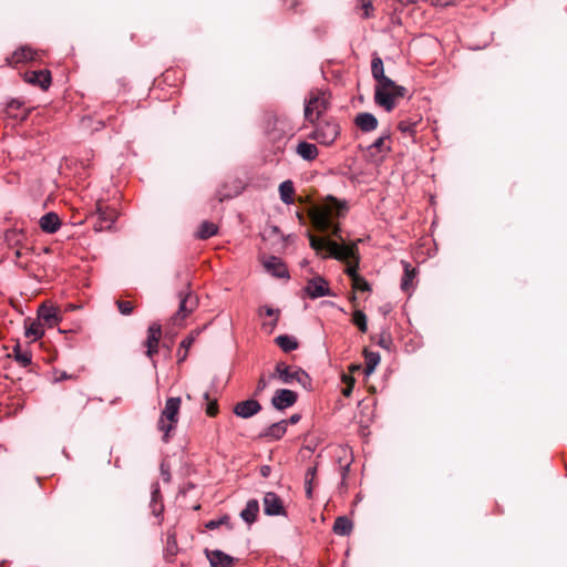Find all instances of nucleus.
<instances>
[{"label":"nucleus","mask_w":567,"mask_h":567,"mask_svg":"<svg viewBox=\"0 0 567 567\" xmlns=\"http://www.w3.org/2000/svg\"><path fill=\"white\" fill-rule=\"evenodd\" d=\"M347 203L340 202L334 197H328L322 206L313 207L310 210V219L313 227L319 231L331 230V234L340 240H343L339 224L333 223L334 217L343 216L347 212Z\"/></svg>","instance_id":"1"},{"label":"nucleus","mask_w":567,"mask_h":567,"mask_svg":"<svg viewBox=\"0 0 567 567\" xmlns=\"http://www.w3.org/2000/svg\"><path fill=\"white\" fill-rule=\"evenodd\" d=\"M309 243L310 247L316 250L318 255L326 251V254L322 255V258L332 257L337 260L343 261L354 258L355 256V247L353 245H339L326 237H317L311 234H309Z\"/></svg>","instance_id":"2"},{"label":"nucleus","mask_w":567,"mask_h":567,"mask_svg":"<svg viewBox=\"0 0 567 567\" xmlns=\"http://www.w3.org/2000/svg\"><path fill=\"white\" fill-rule=\"evenodd\" d=\"M182 400L179 396L168 398L157 421V430L163 433V441H169L171 432L176 429L179 420Z\"/></svg>","instance_id":"3"},{"label":"nucleus","mask_w":567,"mask_h":567,"mask_svg":"<svg viewBox=\"0 0 567 567\" xmlns=\"http://www.w3.org/2000/svg\"><path fill=\"white\" fill-rule=\"evenodd\" d=\"M406 93L404 86L395 84L391 80V83L386 85L384 82L377 83L374 90V102L379 106L383 107L386 112H391L396 104V99L403 97Z\"/></svg>","instance_id":"4"},{"label":"nucleus","mask_w":567,"mask_h":567,"mask_svg":"<svg viewBox=\"0 0 567 567\" xmlns=\"http://www.w3.org/2000/svg\"><path fill=\"white\" fill-rule=\"evenodd\" d=\"M329 101L321 91H311L305 101V120L315 123L328 110Z\"/></svg>","instance_id":"5"},{"label":"nucleus","mask_w":567,"mask_h":567,"mask_svg":"<svg viewBox=\"0 0 567 567\" xmlns=\"http://www.w3.org/2000/svg\"><path fill=\"white\" fill-rule=\"evenodd\" d=\"M270 378H277L284 384H292L295 382L306 386L309 383L310 378L301 368L290 367L285 362H278L275 368V372Z\"/></svg>","instance_id":"6"},{"label":"nucleus","mask_w":567,"mask_h":567,"mask_svg":"<svg viewBox=\"0 0 567 567\" xmlns=\"http://www.w3.org/2000/svg\"><path fill=\"white\" fill-rule=\"evenodd\" d=\"M178 298V309L171 317L172 324L176 327L182 326L183 321L198 307V299L189 289L181 291Z\"/></svg>","instance_id":"7"},{"label":"nucleus","mask_w":567,"mask_h":567,"mask_svg":"<svg viewBox=\"0 0 567 567\" xmlns=\"http://www.w3.org/2000/svg\"><path fill=\"white\" fill-rule=\"evenodd\" d=\"M340 134V126L334 121L319 123L310 137L323 145H331Z\"/></svg>","instance_id":"8"},{"label":"nucleus","mask_w":567,"mask_h":567,"mask_svg":"<svg viewBox=\"0 0 567 567\" xmlns=\"http://www.w3.org/2000/svg\"><path fill=\"white\" fill-rule=\"evenodd\" d=\"M95 215L97 217L93 226L95 231L110 230L118 217V213L115 208L104 206L100 203L96 205Z\"/></svg>","instance_id":"9"},{"label":"nucleus","mask_w":567,"mask_h":567,"mask_svg":"<svg viewBox=\"0 0 567 567\" xmlns=\"http://www.w3.org/2000/svg\"><path fill=\"white\" fill-rule=\"evenodd\" d=\"M305 292L310 299L332 296L328 281L321 276L309 279L305 287Z\"/></svg>","instance_id":"10"},{"label":"nucleus","mask_w":567,"mask_h":567,"mask_svg":"<svg viewBox=\"0 0 567 567\" xmlns=\"http://www.w3.org/2000/svg\"><path fill=\"white\" fill-rule=\"evenodd\" d=\"M264 512L268 516H287L282 499L274 492L265 494Z\"/></svg>","instance_id":"11"},{"label":"nucleus","mask_w":567,"mask_h":567,"mask_svg":"<svg viewBox=\"0 0 567 567\" xmlns=\"http://www.w3.org/2000/svg\"><path fill=\"white\" fill-rule=\"evenodd\" d=\"M37 52L28 45L18 48L11 55L7 56L4 62L6 65L16 68L20 64H24L29 61L35 60Z\"/></svg>","instance_id":"12"},{"label":"nucleus","mask_w":567,"mask_h":567,"mask_svg":"<svg viewBox=\"0 0 567 567\" xmlns=\"http://www.w3.org/2000/svg\"><path fill=\"white\" fill-rule=\"evenodd\" d=\"M298 399V394L288 389H279L276 391L275 395L271 399V404L277 410H285L292 406Z\"/></svg>","instance_id":"13"},{"label":"nucleus","mask_w":567,"mask_h":567,"mask_svg":"<svg viewBox=\"0 0 567 567\" xmlns=\"http://www.w3.org/2000/svg\"><path fill=\"white\" fill-rule=\"evenodd\" d=\"M23 79L27 83H30L34 86H39L42 90H48L51 85V73L49 70H35V71H27L23 74Z\"/></svg>","instance_id":"14"},{"label":"nucleus","mask_w":567,"mask_h":567,"mask_svg":"<svg viewBox=\"0 0 567 567\" xmlns=\"http://www.w3.org/2000/svg\"><path fill=\"white\" fill-rule=\"evenodd\" d=\"M162 337V327L157 322H153L150 324L147 329V338L145 341L146 346V355L152 359L154 354L158 351V343Z\"/></svg>","instance_id":"15"},{"label":"nucleus","mask_w":567,"mask_h":567,"mask_svg":"<svg viewBox=\"0 0 567 567\" xmlns=\"http://www.w3.org/2000/svg\"><path fill=\"white\" fill-rule=\"evenodd\" d=\"M233 411L241 419H249L261 411V404L257 400L249 399L238 402Z\"/></svg>","instance_id":"16"},{"label":"nucleus","mask_w":567,"mask_h":567,"mask_svg":"<svg viewBox=\"0 0 567 567\" xmlns=\"http://www.w3.org/2000/svg\"><path fill=\"white\" fill-rule=\"evenodd\" d=\"M39 320L49 328L56 327L61 321L58 308L48 305H41L38 310Z\"/></svg>","instance_id":"17"},{"label":"nucleus","mask_w":567,"mask_h":567,"mask_svg":"<svg viewBox=\"0 0 567 567\" xmlns=\"http://www.w3.org/2000/svg\"><path fill=\"white\" fill-rule=\"evenodd\" d=\"M265 269L277 278H289V271L286 264L276 256H270L264 261Z\"/></svg>","instance_id":"18"},{"label":"nucleus","mask_w":567,"mask_h":567,"mask_svg":"<svg viewBox=\"0 0 567 567\" xmlns=\"http://www.w3.org/2000/svg\"><path fill=\"white\" fill-rule=\"evenodd\" d=\"M205 555L209 560L210 567H231L234 563V558L223 550L215 549L209 550L205 549Z\"/></svg>","instance_id":"19"},{"label":"nucleus","mask_w":567,"mask_h":567,"mask_svg":"<svg viewBox=\"0 0 567 567\" xmlns=\"http://www.w3.org/2000/svg\"><path fill=\"white\" fill-rule=\"evenodd\" d=\"M378 118L369 112L358 113L354 117L355 126L364 133L374 131L378 127Z\"/></svg>","instance_id":"20"},{"label":"nucleus","mask_w":567,"mask_h":567,"mask_svg":"<svg viewBox=\"0 0 567 567\" xmlns=\"http://www.w3.org/2000/svg\"><path fill=\"white\" fill-rule=\"evenodd\" d=\"M61 225L62 223L60 217L56 213L53 212L44 214L39 220V226L41 230L47 234L56 233L60 229Z\"/></svg>","instance_id":"21"},{"label":"nucleus","mask_w":567,"mask_h":567,"mask_svg":"<svg viewBox=\"0 0 567 567\" xmlns=\"http://www.w3.org/2000/svg\"><path fill=\"white\" fill-rule=\"evenodd\" d=\"M371 73L377 83L384 82L386 85L391 83V79L384 74V66L382 59L374 54L371 61Z\"/></svg>","instance_id":"22"},{"label":"nucleus","mask_w":567,"mask_h":567,"mask_svg":"<svg viewBox=\"0 0 567 567\" xmlns=\"http://www.w3.org/2000/svg\"><path fill=\"white\" fill-rule=\"evenodd\" d=\"M288 421H280L272 423L269 425L264 433L261 434L262 437H266L268 440H280L287 432Z\"/></svg>","instance_id":"23"},{"label":"nucleus","mask_w":567,"mask_h":567,"mask_svg":"<svg viewBox=\"0 0 567 567\" xmlns=\"http://www.w3.org/2000/svg\"><path fill=\"white\" fill-rule=\"evenodd\" d=\"M259 513V503L257 499H249L246 503L245 508L240 512V517L247 524H252L256 522Z\"/></svg>","instance_id":"24"},{"label":"nucleus","mask_w":567,"mask_h":567,"mask_svg":"<svg viewBox=\"0 0 567 567\" xmlns=\"http://www.w3.org/2000/svg\"><path fill=\"white\" fill-rule=\"evenodd\" d=\"M8 357H12L23 368H27L32 362V354L30 350L22 349L19 343L13 347L12 353Z\"/></svg>","instance_id":"25"},{"label":"nucleus","mask_w":567,"mask_h":567,"mask_svg":"<svg viewBox=\"0 0 567 567\" xmlns=\"http://www.w3.org/2000/svg\"><path fill=\"white\" fill-rule=\"evenodd\" d=\"M297 154L305 161H313L318 156V148L315 144L300 142L296 148Z\"/></svg>","instance_id":"26"},{"label":"nucleus","mask_w":567,"mask_h":567,"mask_svg":"<svg viewBox=\"0 0 567 567\" xmlns=\"http://www.w3.org/2000/svg\"><path fill=\"white\" fill-rule=\"evenodd\" d=\"M402 266L404 274L401 279V289L408 292L413 287V279L416 276V269L408 261H402Z\"/></svg>","instance_id":"27"},{"label":"nucleus","mask_w":567,"mask_h":567,"mask_svg":"<svg viewBox=\"0 0 567 567\" xmlns=\"http://www.w3.org/2000/svg\"><path fill=\"white\" fill-rule=\"evenodd\" d=\"M333 533L339 536H348L353 529V523L347 516H339L333 524Z\"/></svg>","instance_id":"28"},{"label":"nucleus","mask_w":567,"mask_h":567,"mask_svg":"<svg viewBox=\"0 0 567 567\" xmlns=\"http://www.w3.org/2000/svg\"><path fill=\"white\" fill-rule=\"evenodd\" d=\"M420 124V120L405 118L401 120L398 124V130L404 135L409 136L414 141L416 134V127Z\"/></svg>","instance_id":"29"},{"label":"nucleus","mask_w":567,"mask_h":567,"mask_svg":"<svg viewBox=\"0 0 567 567\" xmlns=\"http://www.w3.org/2000/svg\"><path fill=\"white\" fill-rule=\"evenodd\" d=\"M275 342L284 352H291L299 346L297 339L288 334L278 336L275 339Z\"/></svg>","instance_id":"30"},{"label":"nucleus","mask_w":567,"mask_h":567,"mask_svg":"<svg viewBox=\"0 0 567 567\" xmlns=\"http://www.w3.org/2000/svg\"><path fill=\"white\" fill-rule=\"evenodd\" d=\"M279 195L282 203L290 205L293 203L295 186L291 181H285L279 185Z\"/></svg>","instance_id":"31"},{"label":"nucleus","mask_w":567,"mask_h":567,"mask_svg":"<svg viewBox=\"0 0 567 567\" xmlns=\"http://www.w3.org/2000/svg\"><path fill=\"white\" fill-rule=\"evenodd\" d=\"M390 140V134L384 133L380 137H378L370 146L369 151L371 155H374V151L379 153H388L391 151V146L386 143Z\"/></svg>","instance_id":"32"},{"label":"nucleus","mask_w":567,"mask_h":567,"mask_svg":"<svg viewBox=\"0 0 567 567\" xmlns=\"http://www.w3.org/2000/svg\"><path fill=\"white\" fill-rule=\"evenodd\" d=\"M218 231V227L216 224L205 220L199 225V228L196 233V237L198 239L205 240L213 236H215Z\"/></svg>","instance_id":"33"},{"label":"nucleus","mask_w":567,"mask_h":567,"mask_svg":"<svg viewBox=\"0 0 567 567\" xmlns=\"http://www.w3.org/2000/svg\"><path fill=\"white\" fill-rule=\"evenodd\" d=\"M44 334L43 323L41 321H32L25 326V337L32 341H37Z\"/></svg>","instance_id":"34"},{"label":"nucleus","mask_w":567,"mask_h":567,"mask_svg":"<svg viewBox=\"0 0 567 567\" xmlns=\"http://www.w3.org/2000/svg\"><path fill=\"white\" fill-rule=\"evenodd\" d=\"M279 309H274L271 307H268V306H264L259 309V315L262 316V315H266L268 317H274V320L269 323L265 322L262 323V327L264 328H268V331L269 332H272V330L275 329V327L277 326V322H278V318H279Z\"/></svg>","instance_id":"35"},{"label":"nucleus","mask_w":567,"mask_h":567,"mask_svg":"<svg viewBox=\"0 0 567 567\" xmlns=\"http://www.w3.org/2000/svg\"><path fill=\"white\" fill-rule=\"evenodd\" d=\"M24 238H25L24 234L22 233V230H19V229H8L4 233V241L10 247L19 246Z\"/></svg>","instance_id":"36"},{"label":"nucleus","mask_w":567,"mask_h":567,"mask_svg":"<svg viewBox=\"0 0 567 567\" xmlns=\"http://www.w3.org/2000/svg\"><path fill=\"white\" fill-rule=\"evenodd\" d=\"M364 357H365V369H364V372L367 375L371 374L377 365L380 363V354L378 352H370V351H364Z\"/></svg>","instance_id":"37"},{"label":"nucleus","mask_w":567,"mask_h":567,"mask_svg":"<svg viewBox=\"0 0 567 567\" xmlns=\"http://www.w3.org/2000/svg\"><path fill=\"white\" fill-rule=\"evenodd\" d=\"M352 322L358 329L365 333L368 331V319L362 310H354L352 313Z\"/></svg>","instance_id":"38"},{"label":"nucleus","mask_w":567,"mask_h":567,"mask_svg":"<svg viewBox=\"0 0 567 567\" xmlns=\"http://www.w3.org/2000/svg\"><path fill=\"white\" fill-rule=\"evenodd\" d=\"M221 525H226L228 528H231L230 517L228 515H224V516H221L218 519H210V520H208L206 523L205 527L207 529L213 530V529L218 528Z\"/></svg>","instance_id":"39"},{"label":"nucleus","mask_w":567,"mask_h":567,"mask_svg":"<svg viewBox=\"0 0 567 567\" xmlns=\"http://www.w3.org/2000/svg\"><path fill=\"white\" fill-rule=\"evenodd\" d=\"M203 398L207 401L206 414L208 416H212V417L216 416L217 413H218V403H217V401L216 400H210L208 392H204Z\"/></svg>","instance_id":"40"},{"label":"nucleus","mask_w":567,"mask_h":567,"mask_svg":"<svg viewBox=\"0 0 567 567\" xmlns=\"http://www.w3.org/2000/svg\"><path fill=\"white\" fill-rule=\"evenodd\" d=\"M353 290L370 291V284L360 275L352 280Z\"/></svg>","instance_id":"41"},{"label":"nucleus","mask_w":567,"mask_h":567,"mask_svg":"<svg viewBox=\"0 0 567 567\" xmlns=\"http://www.w3.org/2000/svg\"><path fill=\"white\" fill-rule=\"evenodd\" d=\"M116 305H117L118 311L123 316H130L134 310V306L131 301L117 300Z\"/></svg>","instance_id":"42"},{"label":"nucleus","mask_w":567,"mask_h":567,"mask_svg":"<svg viewBox=\"0 0 567 567\" xmlns=\"http://www.w3.org/2000/svg\"><path fill=\"white\" fill-rule=\"evenodd\" d=\"M194 341H195V337L193 334H190V336L186 337L181 342V349H184V355H182L181 360H185L186 359L188 350L193 346Z\"/></svg>","instance_id":"43"},{"label":"nucleus","mask_w":567,"mask_h":567,"mask_svg":"<svg viewBox=\"0 0 567 567\" xmlns=\"http://www.w3.org/2000/svg\"><path fill=\"white\" fill-rule=\"evenodd\" d=\"M343 381L348 384L347 388L342 390V394L344 396H350L353 389L354 379L349 375H343Z\"/></svg>","instance_id":"44"},{"label":"nucleus","mask_w":567,"mask_h":567,"mask_svg":"<svg viewBox=\"0 0 567 567\" xmlns=\"http://www.w3.org/2000/svg\"><path fill=\"white\" fill-rule=\"evenodd\" d=\"M358 267H359V261L357 260L354 264H350L348 265V267L346 268V274L351 278V281L355 278V277H359L360 275L358 274Z\"/></svg>","instance_id":"45"},{"label":"nucleus","mask_w":567,"mask_h":567,"mask_svg":"<svg viewBox=\"0 0 567 567\" xmlns=\"http://www.w3.org/2000/svg\"><path fill=\"white\" fill-rule=\"evenodd\" d=\"M268 384H269L268 379L265 375H261L258 380V383H257V386L255 390V395H260L261 392L268 386Z\"/></svg>","instance_id":"46"},{"label":"nucleus","mask_w":567,"mask_h":567,"mask_svg":"<svg viewBox=\"0 0 567 567\" xmlns=\"http://www.w3.org/2000/svg\"><path fill=\"white\" fill-rule=\"evenodd\" d=\"M362 2V8L364 10V13H363V18H369L371 17V12L373 11V6H372V1L371 0H361Z\"/></svg>","instance_id":"47"},{"label":"nucleus","mask_w":567,"mask_h":567,"mask_svg":"<svg viewBox=\"0 0 567 567\" xmlns=\"http://www.w3.org/2000/svg\"><path fill=\"white\" fill-rule=\"evenodd\" d=\"M316 467H309L306 472V476H305V483L306 485H310L312 483V480L315 478L316 476Z\"/></svg>","instance_id":"48"},{"label":"nucleus","mask_w":567,"mask_h":567,"mask_svg":"<svg viewBox=\"0 0 567 567\" xmlns=\"http://www.w3.org/2000/svg\"><path fill=\"white\" fill-rule=\"evenodd\" d=\"M379 346H381L382 348H385L388 349L390 343H391V339L390 337H385V336H381L380 337V340L378 341Z\"/></svg>","instance_id":"49"},{"label":"nucleus","mask_w":567,"mask_h":567,"mask_svg":"<svg viewBox=\"0 0 567 567\" xmlns=\"http://www.w3.org/2000/svg\"><path fill=\"white\" fill-rule=\"evenodd\" d=\"M161 496L158 485L156 484L152 491V502L156 503L157 498Z\"/></svg>","instance_id":"50"},{"label":"nucleus","mask_w":567,"mask_h":567,"mask_svg":"<svg viewBox=\"0 0 567 567\" xmlns=\"http://www.w3.org/2000/svg\"><path fill=\"white\" fill-rule=\"evenodd\" d=\"M301 416L300 414H292L287 421L288 424H296L300 421Z\"/></svg>","instance_id":"51"},{"label":"nucleus","mask_w":567,"mask_h":567,"mask_svg":"<svg viewBox=\"0 0 567 567\" xmlns=\"http://www.w3.org/2000/svg\"><path fill=\"white\" fill-rule=\"evenodd\" d=\"M432 1L436 6H442V7L449 6L453 2V0H432Z\"/></svg>","instance_id":"52"},{"label":"nucleus","mask_w":567,"mask_h":567,"mask_svg":"<svg viewBox=\"0 0 567 567\" xmlns=\"http://www.w3.org/2000/svg\"><path fill=\"white\" fill-rule=\"evenodd\" d=\"M27 254V251H23L21 248H17L14 250V257H16V260L18 261L19 259H21L24 255Z\"/></svg>","instance_id":"53"},{"label":"nucleus","mask_w":567,"mask_h":567,"mask_svg":"<svg viewBox=\"0 0 567 567\" xmlns=\"http://www.w3.org/2000/svg\"><path fill=\"white\" fill-rule=\"evenodd\" d=\"M21 103L19 101H11L8 105L9 109H19Z\"/></svg>","instance_id":"54"},{"label":"nucleus","mask_w":567,"mask_h":567,"mask_svg":"<svg viewBox=\"0 0 567 567\" xmlns=\"http://www.w3.org/2000/svg\"><path fill=\"white\" fill-rule=\"evenodd\" d=\"M306 495L308 498H311L312 497V487H311V484L310 485H306Z\"/></svg>","instance_id":"55"},{"label":"nucleus","mask_w":567,"mask_h":567,"mask_svg":"<svg viewBox=\"0 0 567 567\" xmlns=\"http://www.w3.org/2000/svg\"><path fill=\"white\" fill-rule=\"evenodd\" d=\"M268 471H269V467H267V466H266V467H264V468H262V475H264V476H266Z\"/></svg>","instance_id":"56"},{"label":"nucleus","mask_w":567,"mask_h":567,"mask_svg":"<svg viewBox=\"0 0 567 567\" xmlns=\"http://www.w3.org/2000/svg\"><path fill=\"white\" fill-rule=\"evenodd\" d=\"M162 473H163L164 475H167L166 481H168V480H169V474H168L167 472H164V470H163V468H162Z\"/></svg>","instance_id":"57"},{"label":"nucleus","mask_w":567,"mask_h":567,"mask_svg":"<svg viewBox=\"0 0 567 567\" xmlns=\"http://www.w3.org/2000/svg\"><path fill=\"white\" fill-rule=\"evenodd\" d=\"M182 349L178 350V355H179V359L182 358V355H184V352H181Z\"/></svg>","instance_id":"58"},{"label":"nucleus","mask_w":567,"mask_h":567,"mask_svg":"<svg viewBox=\"0 0 567 567\" xmlns=\"http://www.w3.org/2000/svg\"><path fill=\"white\" fill-rule=\"evenodd\" d=\"M186 398H187L188 400H192V395H190V394H186Z\"/></svg>","instance_id":"59"}]
</instances>
